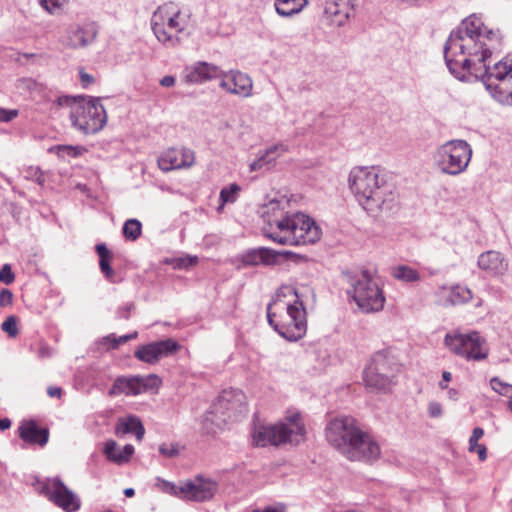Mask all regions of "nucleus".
Returning a JSON list of instances; mask_svg holds the SVG:
<instances>
[{
  "instance_id": "obj_1",
  "label": "nucleus",
  "mask_w": 512,
  "mask_h": 512,
  "mask_svg": "<svg viewBox=\"0 0 512 512\" xmlns=\"http://www.w3.org/2000/svg\"><path fill=\"white\" fill-rule=\"evenodd\" d=\"M286 201L271 200L263 207L264 235L280 245L313 244L320 238L319 227L304 213L289 214Z\"/></svg>"
},
{
  "instance_id": "obj_2",
  "label": "nucleus",
  "mask_w": 512,
  "mask_h": 512,
  "mask_svg": "<svg viewBox=\"0 0 512 512\" xmlns=\"http://www.w3.org/2000/svg\"><path fill=\"white\" fill-rule=\"evenodd\" d=\"M348 184L358 203L368 213L377 215L393 209L395 193L378 168L354 167L349 174Z\"/></svg>"
},
{
  "instance_id": "obj_3",
  "label": "nucleus",
  "mask_w": 512,
  "mask_h": 512,
  "mask_svg": "<svg viewBox=\"0 0 512 512\" xmlns=\"http://www.w3.org/2000/svg\"><path fill=\"white\" fill-rule=\"evenodd\" d=\"M277 297H292L293 300L283 303L286 308L287 319L282 322H276V313L271 311V305L267 307V319L274 330L284 339L295 342L303 338L307 331L306 310L297 289L291 285H285L277 291ZM281 299L275 303L279 305Z\"/></svg>"
},
{
  "instance_id": "obj_4",
  "label": "nucleus",
  "mask_w": 512,
  "mask_h": 512,
  "mask_svg": "<svg viewBox=\"0 0 512 512\" xmlns=\"http://www.w3.org/2000/svg\"><path fill=\"white\" fill-rule=\"evenodd\" d=\"M56 104L59 107L70 108L71 123L83 134H95L102 130L107 122V114L100 98L64 95L56 99Z\"/></svg>"
},
{
  "instance_id": "obj_5",
  "label": "nucleus",
  "mask_w": 512,
  "mask_h": 512,
  "mask_svg": "<svg viewBox=\"0 0 512 512\" xmlns=\"http://www.w3.org/2000/svg\"><path fill=\"white\" fill-rule=\"evenodd\" d=\"M305 435V425L299 413H292L274 425H256L251 434L253 445L260 447L285 443L298 445L304 441Z\"/></svg>"
},
{
  "instance_id": "obj_6",
  "label": "nucleus",
  "mask_w": 512,
  "mask_h": 512,
  "mask_svg": "<svg viewBox=\"0 0 512 512\" xmlns=\"http://www.w3.org/2000/svg\"><path fill=\"white\" fill-rule=\"evenodd\" d=\"M348 295L364 313L379 312L384 308L386 298L377 280L368 270L349 274Z\"/></svg>"
},
{
  "instance_id": "obj_7",
  "label": "nucleus",
  "mask_w": 512,
  "mask_h": 512,
  "mask_svg": "<svg viewBox=\"0 0 512 512\" xmlns=\"http://www.w3.org/2000/svg\"><path fill=\"white\" fill-rule=\"evenodd\" d=\"M360 432L361 429L353 417L337 416L328 421L325 437L346 458H357L363 455L355 448V442L361 440Z\"/></svg>"
},
{
  "instance_id": "obj_8",
  "label": "nucleus",
  "mask_w": 512,
  "mask_h": 512,
  "mask_svg": "<svg viewBox=\"0 0 512 512\" xmlns=\"http://www.w3.org/2000/svg\"><path fill=\"white\" fill-rule=\"evenodd\" d=\"M246 397L239 389L223 390L211 405L203 418V425L208 433H215L214 428H221L228 420L245 410Z\"/></svg>"
},
{
  "instance_id": "obj_9",
  "label": "nucleus",
  "mask_w": 512,
  "mask_h": 512,
  "mask_svg": "<svg viewBox=\"0 0 512 512\" xmlns=\"http://www.w3.org/2000/svg\"><path fill=\"white\" fill-rule=\"evenodd\" d=\"M472 154V147L467 141L454 139L440 145L433 159L440 172L449 176H458L467 170Z\"/></svg>"
},
{
  "instance_id": "obj_10",
  "label": "nucleus",
  "mask_w": 512,
  "mask_h": 512,
  "mask_svg": "<svg viewBox=\"0 0 512 512\" xmlns=\"http://www.w3.org/2000/svg\"><path fill=\"white\" fill-rule=\"evenodd\" d=\"M185 27L186 23L181 18V10L174 9L173 3L159 6L152 14V31L158 41L168 47H174L180 42L179 37L172 32L181 33Z\"/></svg>"
},
{
  "instance_id": "obj_11",
  "label": "nucleus",
  "mask_w": 512,
  "mask_h": 512,
  "mask_svg": "<svg viewBox=\"0 0 512 512\" xmlns=\"http://www.w3.org/2000/svg\"><path fill=\"white\" fill-rule=\"evenodd\" d=\"M444 344L451 353L468 361L484 360L489 352L486 340L477 331L469 333L453 331L447 333L444 338Z\"/></svg>"
},
{
  "instance_id": "obj_12",
  "label": "nucleus",
  "mask_w": 512,
  "mask_h": 512,
  "mask_svg": "<svg viewBox=\"0 0 512 512\" xmlns=\"http://www.w3.org/2000/svg\"><path fill=\"white\" fill-rule=\"evenodd\" d=\"M161 384L162 381L156 374L146 376H121L116 378L108 394L109 396L121 394L136 396L148 391L157 390Z\"/></svg>"
},
{
  "instance_id": "obj_13",
  "label": "nucleus",
  "mask_w": 512,
  "mask_h": 512,
  "mask_svg": "<svg viewBox=\"0 0 512 512\" xmlns=\"http://www.w3.org/2000/svg\"><path fill=\"white\" fill-rule=\"evenodd\" d=\"M44 490L49 500L65 512H76L81 507L79 496L58 477L47 479Z\"/></svg>"
},
{
  "instance_id": "obj_14",
  "label": "nucleus",
  "mask_w": 512,
  "mask_h": 512,
  "mask_svg": "<svg viewBox=\"0 0 512 512\" xmlns=\"http://www.w3.org/2000/svg\"><path fill=\"white\" fill-rule=\"evenodd\" d=\"M219 86L227 93L248 98L252 95L253 81L251 77L240 70L220 71Z\"/></svg>"
},
{
  "instance_id": "obj_15",
  "label": "nucleus",
  "mask_w": 512,
  "mask_h": 512,
  "mask_svg": "<svg viewBox=\"0 0 512 512\" xmlns=\"http://www.w3.org/2000/svg\"><path fill=\"white\" fill-rule=\"evenodd\" d=\"M179 348L180 345L175 340L165 339L138 347L134 355L142 362L155 364L160 359L174 354Z\"/></svg>"
},
{
  "instance_id": "obj_16",
  "label": "nucleus",
  "mask_w": 512,
  "mask_h": 512,
  "mask_svg": "<svg viewBox=\"0 0 512 512\" xmlns=\"http://www.w3.org/2000/svg\"><path fill=\"white\" fill-rule=\"evenodd\" d=\"M217 489L218 484L215 481L197 476L194 480L183 484L179 488V493L182 494L184 499L203 502L210 500Z\"/></svg>"
},
{
  "instance_id": "obj_17",
  "label": "nucleus",
  "mask_w": 512,
  "mask_h": 512,
  "mask_svg": "<svg viewBox=\"0 0 512 512\" xmlns=\"http://www.w3.org/2000/svg\"><path fill=\"white\" fill-rule=\"evenodd\" d=\"M97 33V27L93 22L75 24L67 29L62 43L72 49L85 48L95 41Z\"/></svg>"
},
{
  "instance_id": "obj_18",
  "label": "nucleus",
  "mask_w": 512,
  "mask_h": 512,
  "mask_svg": "<svg viewBox=\"0 0 512 512\" xmlns=\"http://www.w3.org/2000/svg\"><path fill=\"white\" fill-rule=\"evenodd\" d=\"M194 152L187 148H170L158 158V166L162 171H171L190 167L194 163Z\"/></svg>"
},
{
  "instance_id": "obj_19",
  "label": "nucleus",
  "mask_w": 512,
  "mask_h": 512,
  "mask_svg": "<svg viewBox=\"0 0 512 512\" xmlns=\"http://www.w3.org/2000/svg\"><path fill=\"white\" fill-rule=\"evenodd\" d=\"M221 69L207 62H197L185 67L183 78L189 84H201L214 78H219Z\"/></svg>"
},
{
  "instance_id": "obj_20",
  "label": "nucleus",
  "mask_w": 512,
  "mask_h": 512,
  "mask_svg": "<svg viewBox=\"0 0 512 512\" xmlns=\"http://www.w3.org/2000/svg\"><path fill=\"white\" fill-rule=\"evenodd\" d=\"M352 10L349 0H326L324 17L330 25L340 27L348 21Z\"/></svg>"
},
{
  "instance_id": "obj_21",
  "label": "nucleus",
  "mask_w": 512,
  "mask_h": 512,
  "mask_svg": "<svg viewBox=\"0 0 512 512\" xmlns=\"http://www.w3.org/2000/svg\"><path fill=\"white\" fill-rule=\"evenodd\" d=\"M19 437L31 445L45 446L49 440V430L39 428L34 420L23 421L19 426Z\"/></svg>"
},
{
  "instance_id": "obj_22",
  "label": "nucleus",
  "mask_w": 512,
  "mask_h": 512,
  "mask_svg": "<svg viewBox=\"0 0 512 512\" xmlns=\"http://www.w3.org/2000/svg\"><path fill=\"white\" fill-rule=\"evenodd\" d=\"M360 441L355 442V448L362 453L357 458H348L351 461H364V462H372L379 458L380 456V447L378 443L373 439V437L361 430L360 432Z\"/></svg>"
},
{
  "instance_id": "obj_23",
  "label": "nucleus",
  "mask_w": 512,
  "mask_h": 512,
  "mask_svg": "<svg viewBox=\"0 0 512 512\" xmlns=\"http://www.w3.org/2000/svg\"><path fill=\"white\" fill-rule=\"evenodd\" d=\"M276 260L277 254L265 247L250 249L241 256L243 266L272 265Z\"/></svg>"
},
{
  "instance_id": "obj_24",
  "label": "nucleus",
  "mask_w": 512,
  "mask_h": 512,
  "mask_svg": "<svg viewBox=\"0 0 512 512\" xmlns=\"http://www.w3.org/2000/svg\"><path fill=\"white\" fill-rule=\"evenodd\" d=\"M287 150L288 147L283 143L272 145L250 164V171L254 172L263 169H270L275 164L276 159Z\"/></svg>"
},
{
  "instance_id": "obj_25",
  "label": "nucleus",
  "mask_w": 512,
  "mask_h": 512,
  "mask_svg": "<svg viewBox=\"0 0 512 512\" xmlns=\"http://www.w3.org/2000/svg\"><path fill=\"white\" fill-rule=\"evenodd\" d=\"M134 447L131 444L125 445L122 449H118L114 440H108L104 446V454L107 459L118 465L127 463L134 454Z\"/></svg>"
},
{
  "instance_id": "obj_26",
  "label": "nucleus",
  "mask_w": 512,
  "mask_h": 512,
  "mask_svg": "<svg viewBox=\"0 0 512 512\" xmlns=\"http://www.w3.org/2000/svg\"><path fill=\"white\" fill-rule=\"evenodd\" d=\"M117 435L131 433L134 434L138 441H141L145 434V428L136 416H128L118 420L115 428Z\"/></svg>"
},
{
  "instance_id": "obj_27",
  "label": "nucleus",
  "mask_w": 512,
  "mask_h": 512,
  "mask_svg": "<svg viewBox=\"0 0 512 512\" xmlns=\"http://www.w3.org/2000/svg\"><path fill=\"white\" fill-rule=\"evenodd\" d=\"M366 372H380L382 374L391 375L394 378V363L383 352H377L373 355L371 362L365 368Z\"/></svg>"
},
{
  "instance_id": "obj_28",
  "label": "nucleus",
  "mask_w": 512,
  "mask_h": 512,
  "mask_svg": "<svg viewBox=\"0 0 512 512\" xmlns=\"http://www.w3.org/2000/svg\"><path fill=\"white\" fill-rule=\"evenodd\" d=\"M96 252L99 256V267L101 272L109 282L115 283V271L110 265L113 254L103 243L96 245Z\"/></svg>"
},
{
  "instance_id": "obj_29",
  "label": "nucleus",
  "mask_w": 512,
  "mask_h": 512,
  "mask_svg": "<svg viewBox=\"0 0 512 512\" xmlns=\"http://www.w3.org/2000/svg\"><path fill=\"white\" fill-rule=\"evenodd\" d=\"M391 375L382 374L380 372H363V380L366 386L375 388L377 390L386 391L392 385Z\"/></svg>"
},
{
  "instance_id": "obj_30",
  "label": "nucleus",
  "mask_w": 512,
  "mask_h": 512,
  "mask_svg": "<svg viewBox=\"0 0 512 512\" xmlns=\"http://www.w3.org/2000/svg\"><path fill=\"white\" fill-rule=\"evenodd\" d=\"M478 266L483 270L498 272L503 267V259L499 252L487 251L479 256Z\"/></svg>"
},
{
  "instance_id": "obj_31",
  "label": "nucleus",
  "mask_w": 512,
  "mask_h": 512,
  "mask_svg": "<svg viewBox=\"0 0 512 512\" xmlns=\"http://www.w3.org/2000/svg\"><path fill=\"white\" fill-rule=\"evenodd\" d=\"M305 3H301L300 0H276L275 9L276 12L283 17H290L294 14L299 13Z\"/></svg>"
},
{
  "instance_id": "obj_32",
  "label": "nucleus",
  "mask_w": 512,
  "mask_h": 512,
  "mask_svg": "<svg viewBox=\"0 0 512 512\" xmlns=\"http://www.w3.org/2000/svg\"><path fill=\"white\" fill-rule=\"evenodd\" d=\"M472 298L471 291L462 285L452 286L447 296V302L451 305H459L467 303Z\"/></svg>"
},
{
  "instance_id": "obj_33",
  "label": "nucleus",
  "mask_w": 512,
  "mask_h": 512,
  "mask_svg": "<svg viewBox=\"0 0 512 512\" xmlns=\"http://www.w3.org/2000/svg\"><path fill=\"white\" fill-rule=\"evenodd\" d=\"M392 276L406 283L417 282L420 280L419 272L407 265H399L392 269Z\"/></svg>"
},
{
  "instance_id": "obj_34",
  "label": "nucleus",
  "mask_w": 512,
  "mask_h": 512,
  "mask_svg": "<svg viewBox=\"0 0 512 512\" xmlns=\"http://www.w3.org/2000/svg\"><path fill=\"white\" fill-rule=\"evenodd\" d=\"M123 235L127 240H137L142 232V224L137 219H128L123 225Z\"/></svg>"
},
{
  "instance_id": "obj_35",
  "label": "nucleus",
  "mask_w": 512,
  "mask_h": 512,
  "mask_svg": "<svg viewBox=\"0 0 512 512\" xmlns=\"http://www.w3.org/2000/svg\"><path fill=\"white\" fill-rule=\"evenodd\" d=\"M137 335V332H133L116 338L114 334H110L102 338L101 344L106 346L108 349H115L119 345L125 344L126 342L135 339Z\"/></svg>"
},
{
  "instance_id": "obj_36",
  "label": "nucleus",
  "mask_w": 512,
  "mask_h": 512,
  "mask_svg": "<svg viewBox=\"0 0 512 512\" xmlns=\"http://www.w3.org/2000/svg\"><path fill=\"white\" fill-rule=\"evenodd\" d=\"M240 191V187L233 183L227 187H224L220 191V200L223 204L225 203H233L237 199V193Z\"/></svg>"
},
{
  "instance_id": "obj_37",
  "label": "nucleus",
  "mask_w": 512,
  "mask_h": 512,
  "mask_svg": "<svg viewBox=\"0 0 512 512\" xmlns=\"http://www.w3.org/2000/svg\"><path fill=\"white\" fill-rule=\"evenodd\" d=\"M57 155L60 158L65 159L66 157L76 158L82 154L83 148L79 146L71 145H59L56 147Z\"/></svg>"
},
{
  "instance_id": "obj_38",
  "label": "nucleus",
  "mask_w": 512,
  "mask_h": 512,
  "mask_svg": "<svg viewBox=\"0 0 512 512\" xmlns=\"http://www.w3.org/2000/svg\"><path fill=\"white\" fill-rule=\"evenodd\" d=\"M491 388L500 395L512 399V385L502 382L499 378L494 377L490 380Z\"/></svg>"
},
{
  "instance_id": "obj_39",
  "label": "nucleus",
  "mask_w": 512,
  "mask_h": 512,
  "mask_svg": "<svg viewBox=\"0 0 512 512\" xmlns=\"http://www.w3.org/2000/svg\"><path fill=\"white\" fill-rule=\"evenodd\" d=\"M171 263L175 269H188L198 263V257L186 255L173 259Z\"/></svg>"
},
{
  "instance_id": "obj_40",
  "label": "nucleus",
  "mask_w": 512,
  "mask_h": 512,
  "mask_svg": "<svg viewBox=\"0 0 512 512\" xmlns=\"http://www.w3.org/2000/svg\"><path fill=\"white\" fill-rule=\"evenodd\" d=\"M65 2L66 0H38L39 5L50 14L60 10Z\"/></svg>"
},
{
  "instance_id": "obj_41",
  "label": "nucleus",
  "mask_w": 512,
  "mask_h": 512,
  "mask_svg": "<svg viewBox=\"0 0 512 512\" xmlns=\"http://www.w3.org/2000/svg\"><path fill=\"white\" fill-rule=\"evenodd\" d=\"M1 328L4 332H6L10 337H16L18 334L17 328V319L15 316L11 315L6 318V320L2 323Z\"/></svg>"
},
{
  "instance_id": "obj_42",
  "label": "nucleus",
  "mask_w": 512,
  "mask_h": 512,
  "mask_svg": "<svg viewBox=\"0 0 512 512\" xmlns=\"http://www.w3.org/2000/svg\"><path fill=\"white\" fill-rule=\"evenodd\" d=\"M159 453L166 458H175L179 455V447L178 444H167L162 443L159 446Z\"/></svg>"
},
{
  "instance_id": "obj_43",
  "label": "nucleus",
  "mask_w": 512,
  "mask_h": 512,
  "mask_svg": "<svg viewBox=\"0 0 512 512\" xmlns=\"http://www.w3.org/2000/svg\"><path fill=\"white\" fill-rule=\"evenodd\" d=\"M15 280V275L12 272L11 266L9 264H4L0 270V282L5 284H11Z\"/></svg>"
},
{
  "instance_id": "obj_44",
  "label": "nucleus",
  "mask_w": 512,
  "mask_h": 512,
  "mask_svg": "<svg viewBox=\"0 0 512 512\" xmlns=\"http://www.w3.org/2000/svg\"><path fill=\"white\" fill-rule=\"evenodd\" d=\"M135 309V304L133 302H128L124 305H121L116 310V317L118 319H129L130 314Z\"/></svg>"
},
{
  "instance_id": "obj_45",
  "label": "nucleus",
  "mask_w": 512,
  "mask_h": 512,
  "mask_svg": "<svg viewBox=\"0 0 512 512\" xmlns=\"http://www.w3.org/2000/svg\"><path fill=\"white\" fill-rule=\"evenodd\" d=\"M484 435V430L480 427H475L469 439V450L474 452L476 446L480 445L478 440Z\"/></svg>"
},
{
  "instance_id": "obj_46",
  "label": "nucleus",
  "mask_w": 512,
  "mask_h": 512,
  "mask_svg": "<svg viewBox=\"0 0 512 512\" xmlns=\"http://www.w3.org/2000/svg\"><path fill=\"white\" fill-rule=\"evenodd\" d=\"M13 302V293L7 288L0 290V307H6Z\"/></svg>"
},
{
  "instance_id": "obj_47",
  "label": "nucleus",
  "mask_w": 512,
  "mask_h": 512,
  "mask_svg": "<svg viewBox=\"0 0 512 512\" xmlns=\"http://www.w3.org/2000/svg\"><path fill=\"white\" fill-rule=\"evenodd\" d=\"M18 116V110L16 109H4L0 107V121L9 122Z\"/></svg>"
},
{
  "instance_id": "obj_48",
  "label": "nucleus",
  "mask_w": 512,
  "mask_h": 512,
  "mask_svg": "<svg viewBox=\"0 0 512 512\" xmlns=\"http://www.w3.org/2000/svg\"><path fill=\"white\" fill-rule=\"evenodd\" d=\"M428 413L432 418H438L442 416V406L439 402L431 401L428 404Z\"/></svg>"
},
{
  "instance_id": "obj_49",
  "label": "nucleus",
  "mask_w": 512,
  "mask_h": 512,
  "mask_svg": "<svg viewBox=\"0 0 512 512\" xmlns=\"http://www.w3.org/2000/svg\"><path fill=\"white\" fill-rule=\"evenodd\" d=\"M79 74H80V80H81L83 87H87L88 85H90L94 82L93 76L84 72L83 70H81L79 72Z\"/></svg>"
},
{
  "instance_id": "obj_50",
  "label": "nucleus",
  "mask_w": 512,
  "mask_h": 512,
  "mask_svg": "<svg viewBox=\"0 0 512 512\" xmlns=\"http://www.w3.org/2000/svg\"><path fill=\"white\" fill-rule=\"evenodd\" d=\"M452 379V374L448 371H444L442 373V380L439 382V388L441 389H447L448 388V383L451 381Z\"/></svg>"
},
{
  "instance_id": "obj_51",
  "label": "nucleus",
  "mask_w": 512,
  "mask_h": 512,
  "mask_svg": "<svg viewBox=\"0 0 512 512\" xmlns=\"http://www.w3.org/2000/svg\"><path fill=\"white\" fill-rule=\"evenodd\" d=\"M474 451L477 452L478 457H479V459L481 461L486 460V458H487V450H486V447L483 444H480V445L476 446V449Z\"/></svg>"
},
{
  "instance_id": "obj_52",
  "label": "nucleus",
  "mask_w": 512,
  "mask_h": 512,
  "mask_svg": "<svg viewBox=\"0 0 512 512\" xmlns=\"http://www.w3.org/2000/svg\"><path fill=\"white\" fill-rule=\"evenodd\" d=\"M160 84L164 87H171L175 84V78L171 75H166L160 80Z\"/></svg>"
},
{
  "instance_id": "obj_53",
  "label": "nucleus",
  "mask_w": 512,
  "mask_h": 512,
  "mask_svg": "<svg viewBox=\"0 0 512 512\" xmlns=\"http://www.w3.org/2000/svg\"><path fill=\"white\" fill-rule=\"evenodd\" d=\"M252 512H284V507L283 506H278V507L268 506V507H265L262 510L261 509H255Z\"/></svg>"
},
{
  "instance_id": "obj_54",
  "label": "nucleus",
  "mask_w": 512,
  "mask_h": 512,
  "mask_svg": "<svg viewBox=\"0 0 512 512\" xmlns=\"http://www.w3.org/2000/svg\"><path fill=\"white\" fill-rule=\"evenodd\" d=\"M61 393H62V390L61 388L59 387H49L47 389V394L50 396V397H60L61 396Z\"/></svg>"
},
{
  "instance_id": "obj_55",
  "label": "nucleus",
  "mask_w": 512,
  "mask_h": 512,
  "mask_svg": "<svg viewBox=\"0 0 512 512\" xmlns=\"http://www.w3.org/2000/svg\"><path fill=\"white\" fill-rule=\"evenodd\" d=\"M458 390L455 388H449L447 391V396L451 400H457L458 399Z\"/></svg>"
},
{
  "instance_id": "obj_56",
  "label": "nucleus",
  "mask_w": 512,
  "mask_h": 512,
  "mask_svg": "<svg viewBox=\"0 0 512 512\" xmlns=\"http://www.w3.org/2000/svg\"><path fill=\"white\" fill-rule=\"evenodd\" d=\"M11 426V421L8 418L0 419V430L4 431Z\"/></svg>"
},
{
  "instance_id": "obj_57",
  "label": "nucleus",
  "mask_w": 512,
  "mask_h": 512,
  "mask_svg": "<svg viewBox=\"0 0 512 512\" xmlns=\"http://www.w3.org/2000/svg\"><path fill=\"white\" fill-rule=\"evenodd\" d=\"M35 175H37V177H36L37 183L40 184V185H43L45 180H44V177H43L42 173H40L38 170H36L35 171Z\"/></svg>"
},
{
  "instance_id": "obj_58",
  "label": "nucleus",
  "mask_w": 512,
  "mask_h": 512,
  "mask_svg": "<svg viewBox=\"0 0 512 512\" xmlns=\"http://www.w3.org/2000/svg\"><path fill=\"white\" fill-rule=\"evenodd\" d=\"M134 494H135V491H134V489H133V488H126V489L124 490V495H125L126 497H132V496H134Z\"/></svg>"
},
{
  "instance_id": "obj_59",
  "label": "nucleus",
  "mask_w": 512,
  "mask_h": 512,
  "mask_svg": "<svg viewBox=\"0 0 512 512\" xmlns=\"http://www.w3.org/2000/svg\"><path fill=\"white\" fill-rule=\"evenodd\" d=\"M347 512H355V511H353V510H349V511H347Z\"/></svg>"
},
{
  "instance_id": "obj_60",
  "label": "nucleus",
  "mask_w": 512,
  "mask_h": 512,
  "mask_svg": "<svg viewBox=\"0 0 512 512\" xmlns=\"http://www.w3.org/2000/svg\"><path fill=\"white\" fill-rule=\"evenodd\" d=\"M104 512H112L111 510H107V511H104Z\"/></svg>"
}]
</instances>
